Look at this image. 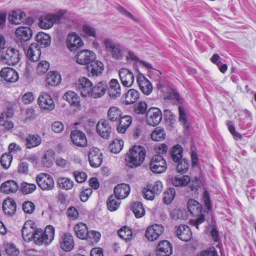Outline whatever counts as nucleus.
<instances>
[{
	"instance_id": "nucleus-1",
	"label": "nucleus",
	"mask_w": 256,
	"mask_h": 256,
	"mask_svg": "<svg viewBox=\"0 0 256 256\" xmlns=\"http://www.w3.org/2000/svg\"><path fill=\"white\" fill-rule=\"evenodd\" d=\"M146 150L144 147L135 145L127 152L125 160L126 166L130 168L140 166L144 162Z\"/></svg>"
},
{
	"instance_id": "nucleus-2",
	"label": "nucleus",
	"mask_w": 256,
	"mask_h": 256,
	"mask_svg": "<svg viewBox=\"0 0 256 256\" xmlns=\"http://www.w3.org/2000/svg\"><path fill=\"white\" fill-rule=\"evenodd\" d=\"M66 12L67 11L65 10H60L54 14L48 13L41 16L38 20V26L44 30L52 28L54 24L60 22Z\"/></svg>"
},
{
	"instance_id": "nucleus-3",
	"label": "nucleus",
	"mask_w": 256,
	"mask_h": 256,
	"mask_svg": "<svg viewBox=\"0 0 256 256\" xmlns=\"http://www.w3.org/2000/svg\"><path fill=\"white\" fill-rule=\"evenodd\" d=\"M54 228L51 225L47 226L44 232L40 228H36L32 240L38 245H42L43 244H49L54 238Z\"/></svg>"
},
{
	"instance_id": "nucleus-4",
	"label": "nucleus",
	"mask_w": 256,
	"mask_h": 256,
	"mask_svg": "<svg viewBox=\"0 0 256 256\" xmlns=\"http://www.w3.org/2000/svg\"><path fill=\"white\" fill-rule=\"evenodd\" d=\"M21 58L19 50L14 48H8L4 53L0 56V60L8 65H15L18 64Z\"/></svg>"
},
{
	"instance_id": "nucleus-5",
	"label": "nucleus",
	"mask_w": 256,
	"mask_h": 256,
	"mask_svg": "<svg viewBox=\"0 0 256 256\" xmlns=\"http://www.w3.org/2000/svg\"><path fill=\"white\" fill-rule=\"evenodd\" d=\"M75 86L82 97L90 98L93 84L88 78L84 76L80 78L76 82Z\"/></svg>"
},
{
	"instance_id": "nucleus-6",
	"label": "nucleus",
	"mask_w": 256,
	"mask_h": 256,
	"mask_svg": "<svg viewBox=\"0 0 256 256\" xmlns=\"http://www.w3.org/2000/svg\"><path fill=\"white\" fill-rule=\"evenodd\" d=\"M66 44L70 52H75L82 48L84 44L82 38L75 32L68 33L66 38Z\"/></svg>"
},
{
	"instance_id": "nucleus-7",
	"label": "nucleus",
	"mask_w": 256,
	"mask_h": 256,
	"mask_svg": "<svg viewBox=\"0 0 256 256\" xmlns=\"http://www.w3.org/2000/svg\"><path fill=\"white\" fill-rule=\"evenodd\" d=\"M106 50L114 58L120 60L124 56L123 50L120 45L116 44L113 40L109 38H106L104 40Z\"/></svg>"
},
{
	"instance_id": "nucleus-8",
	"label": "nucleus",
	"mask_w": 256,
	"mask_h": 256,
	"mask_svg": "<svg viewBox=\"0 0 256 256\" xmlns=\"http://www.w3.org/2000/svg\"><path fill=\"white\" fill-rule=\"evenodd\" d=\"M162 119V112L158 108H150L146 112V122L150 126H156Z\"/></svg>"
},
{
	"instance_id": "nucleus-9",
	"label": "nucleus",
	"mask_w": 256,
	"mask_h": 256,
	"mask_svg": "<svg viewBox=\"0 0 256 256\" xmlns=\"http://www.w3.org/2000/svg\"><path fill=\"white\" fill-rule=\"evenodd\" d=\"M36 180L38 186L43 190H50L54 188V179L48 174L40 173L36 176Z\"/></svg>"
},
{
	"instance_id": "nucleus-10",
	"label": "nucleus",
	"mask_w": 256,
	"mask_h": 256,
	"mask_svg": "<svg viewBox=\"0 0 256 256\" xmlns=\"http://www.w3.org/2000/svg\"><path fill=\"white\" fill-rule=\"evenodd\" d=\"M150 170L154 173L161 174L167 169V164L166 160L160 155L154 156L150 164Z\"/></svg>"
},
{
	"instance_id": "nucleus-11",
	"label": "nucleus",
	"mask_w": 256,
	"mask_h": 256,
	"mask_svg": "<svg viewBox=\"0 0 256 256\" xmlns=\"http://www.w3.org/2000/svg\"><path fill=\"white\" fill-rule=\"evenodd\" d=\"M76 62L82 66H87L92 60L96 58V54L92 50H82L78 52L75 56Z\"/></svg>"
},
{
	"instance_id": "nucleus-12",
	"label": "nucleus",
	"mask_w": 256,
	"mask_h": 256,
	"mask_svg": "<svg viewBox=\"0 0 256 256\" xmlns=\"http://www.w3.org/2000/svg\"><path fill=\"white\" fill-rule=\"evenodd\" d=\"M86 70L88 77H98L102 73L104 66L102 62L95 59L86 66Z\"/></svg>"
},
{
	"instance_id": "nucleus-13",
	"label": "nucleus",
	"mask_w": 256,
	"mask_h": 256,
	"mask_svg": "<svg viewBox=\"0 0 256 256\" xmlns=\"http://www.w3.org/2000/svg\"><path fill=\"white\" fill-rule=\"evenodd\" d=\"M164 231V227L162 224H155L147 228L145 236L149 241L154 242L158 238Z\"/></svg>"
},
{
	"instance_id": "nucleus-14",
	"label": "nucleus",
	"mask_w": 256,
	"mask_h": 256,
	"mask_svg": "<svg viewBox=\"0 0 256 256\" xmlns=\"http://www.w3.org/2000/svg\"><path fill=\"white\" fill-rule=\"evenodd\" d=\"M15 35L16 42L22 44L32 38V31L28 26H20L16 29Z\"/></svg>"
},
{
	"instance_id": "nucleus-15",
	"label": "nucleus",
	"mask_w": 256,
	"mask_h": 256,
	"mask_svg": "<svg viewBox=\"0 0 256 256\" xmlns=\"http://www.w3.org/2000/svg\"><path fill=\"white\" fill-rule=\"evenodd\" d=\"M36 230V225L32 220H27L25 222L22 230V234L24 240L26 242L32 240L34 232Z\"/></svg>"
},
{
	"instance_id": "nucleus-16",
	"label": "nucleus",
	"mask_w": 256,
	"mask_h": 256,
	"mask_svg": "<svg viewBox=\"0 0 256 256\" xmlns=\"http://www.w3.org/2000/svg\"><path fill=\"white\" fill-rule=\"evenodd\" d=\"M88 160L92 167L98 168L101 165L103 161V156L98 148H92L90 149Z\"/></svg>"
},
{
	"instance_id": "nucleus-17",
	"label": "nucleus",
	"mask_w": 256,
	"mask_h": 256,
	"mask_svg": "<svg viewBox=\"0 0 256 256\" xmlns=\"http://www.w3.org/2000/svg\"><path fill=\"white\" fill-rule=\"evenodd\" d=\"M38 103L41 108L51 111L55 104L51 96L46 92H42L38 99Z\"/></svg>"
},
{
	"instance_id": "nucleus-18",
	"label": "nucleus",
	"mask_w": 256,
	"mask_h": 256,
	"mask_svg": "<svg viewBox=\"0 0 256 256\" xmlns=\"http://www.w3.org/2000/svg\"><path fill=\"white\" fill-rule=\"evenodd\" d=\"M118 74L123 86L131 87L134 82V76L133 73L128 69L121 68L118 72Z\"/></svg>"
},
{
	"instance_id": "nucleus-19",
	"label": "nucleus",
	"mask_w": 256,
	"mask_h": 256,
	"mask_svg": "<svg viewBox=\"0 0 256 256\" xmlns=\"http://www.w3.org/2000/svg\"><path fill=\"white\" fill-rule=\"evenodd\" d=\"M96 132L102 138L107 139L112 133V127L108 120L102 119L96 124Z\"/></svg>"
},
{
	"instance_id": "nucleus-20",
	"label": "nucleus",
	"mask_w": 256,
	"mask_h": 256,
	"mask_svg": "<svg viewBox=\"0 0 256 256\" xmlns=\"http://www.w3.org/2000/svg\"><path fill=\"white\" fill-rule=\"evenodd\" d=\"M136 81L138 86L146 95H149L152 91L153 87L150 82L142 74L140 73L136 76Z\"/></svg>"
},
{
	"instance_id": "nucleus-21",
	"label": "nucleus",
	"mask_w": 256,
	"mask_h": 256,
	"mask_svg": "<svg viewBox=\"0 0 256 256\" xmlns=\"http://www.w3.org/2000/svg\"><path fill=\"white\" fill-rule=\"evenodd\" d=\"M70 138L73 144L78 146L84 148L87 146V138L82 131L76 130H72L70 134Z\"/></svg>"
},
{
	"instance_id": "nucleus-22",
	"label": "nucleus",
	"mask_w": 256,
	"mask_h": 256,
	"mask_svg": "<svg viewBox=\"0 0 256 256\" xmlns=\"http://www.w3.org/2000/svg\"><path fill=\"white\" fill-rule=\"evenodd\" d=\"M60 248L65 252H70L74 247V240L72 235L68 232L61 234L60 239Z\"/></svg>"
},
{
	"instance_id": "nucleus-23",
	"label": "nucleus",
	"mask_w": 256,
	"mask_h": 256,
	"mask_svg": "<svg viewBox=\"0 0 256 256\" xmlns=\"http://www.w3.org/2000/svg\"><path fill=\"white\" fill-rule=\"evenodd\" d=\"M172 253V246L166 240L160 241L158 244L156 254V256H170Z\"/></svg>"
},
{
	"instance_id": "nucleus-24",
	"label": "nucleus",
	"mask_w": 256,
	"mask_h": 256,
	"mask_svg": "<svg viewBox=\"0 0 256 256\" xmlns=\"http://www.w3.org/2000/svg\"><path fill=\"white\" fill-rule=\"evenodd\" d=\"M0 76L5 80L10 82H16L18 80V74L17 72L9 67L2 68L0 71Z\"/></svg>"
},
{
	"instance_id": "nucleus-25",
	"label": "nucleus",
	"mask_w": 256,
	"mask_h": 256,
	"mask_svg": "<svg viewBox=\"0 0 256 256\" xmlns=\"http://www.w3.org/2000/svg\"><path fill=\"white\" fill-rule=\"evenodd\" d=\"M41 55L40 48L37 43H32L29 46L26 52L28 59L32 62L38 61Z\"/></svg>"
},
{
	"instance_id": "nucleus-26",
	"label": "nucleus",
	"mask_w": 256,
	"mask_h": 256,
	"mask_svg": "<svg viewBox=\"0 0 256 256\" xmlns=\"http://www.w3.org/2000/svg\"><path fill=\"white\" fill-rule=\"evenodd\" d=\"M26 14L21 10H14L9 13L8 19L11 24H20L25 20Z\"/></svg>"
},
{
	"instance_id": "nucleus-27",
	"label": "nucleus",
	"mask_w": 256,
	"mask_h": 256,
	"mask_svg": "<svg viewBox=\"0 0 256 256\" xmlns=\"http://www.w3.org/2000/svg\"><path fill=\"white\" fill-rule=\"evenodd\" d=\"M108 86L106 82H98L94 86L93 85L90 98H97L102 97L106 92Z\"/></svg>"
},
{
	"instance_id": "nucleus-28",
	"label": "nucleus",
	"mask_w": 256,
	"mask_h": 256,
	"mask_svg": "<svg viewBox=\"0 0 256 256\" xmlns=\"http://www.w3.org/2000/svg\"><path fill=\"white\" fill-rule=\"evenodd\" d=\"M130 192V186L126 184H120L115 186L114 188V196L118 200L126 198Z\"/></svg>"
},
{
	"instance_id": "nucleus-29",
	"label": "nucleus",
	"mask_w": 256,
	"mask_h": 256,
	"mask_svg": "<svg viewBox=\"0 0 256 256\" xmlns=\"http://www.w3.org/2000/svg\"><path fill=\"white\" fill-rule=\"evenodd\" d=\"M176 236L182 241L188 242L192 238L190 228L186 225L179 226L176 230Z\"/></svg>"
},
{
	"instance_id": "nucleus-30",
	"label": "nucleus",
	"mask_w": 256,
	"mask_h": 256,
	"mask_svg": "<svg viewBox=\"0 0 256 256\" xmlns=\"http://www.w3.org/2000/svg\"><path fill=\"white\" fill-rule=\"evenodd\" d=\"M75 30L84 38H95L96 36L95 28L92 26L88 24H84L82 26H76Z\"/></svg>"
},
{
	"instance_id": "nucleus-31",
	"label": "nucleus",
	"mask_w": 256,
	"mask_h": 256,
	"mask_svg": "<svg viewBox=\"0 0 256 256\" xmlns=\"http://www.w3.org/2000/svg\"><path fill=\"white\" fill-rule=\"evenodd\" d=\"M13 116L11 110L2 112L0 116V126H3L6 130H10L14 128L13 122L8 120Z\"/></svg>"
},
{
	"instance_id": "nucleus-32",
	"label": "nucleus",
	"mask_w": 256,
	"mask_h": 256,
	"mask_svg": "<svg viewBox=\"0 0 256 256\" xmlns=\"http://www.w3.org/2000/svg\"><path fill=\"white\" fill-rule=\"evenodd\" d=\"M16 209V202L11 198H8L4 200L2 203V210L4 213L8 216H13Z\"/></svg>"
},
{
	"instance_id": "nucleus-33",
	"label": "nucleus",
	"mask_w": 256,
	"mask_h": 256,
	"mask_svg": "<svg viewBox=\"0 0 256 256\" xmlns=\"http://www.w3.org/2000/svg\"><path fill=\"white\" fill-rule=\"evenodd\" d=\"M64 98L74 107L78 108L80 106V100L79 96L74 92L69 90L65 93Z\"/></svg>"
},
{
	"instance_id": "nucleus-34",
	"label": "nucleus",
	"mask_w": 256,
	"mask_h": 256,
	"mask_svg": "<svg viewBox=\"0 0 256 256\" xmlns=\"http://www.w3.org/2000/svg\"><path fill=\"white\" fill-rule=\"evenodd\" d=\"M18 188V186L16 182L13 180H8L1 184L0 190L2 192L9 194L16 192Z\"/></svg>"
},
{
	"instance_id": "nucleus-35",
	"label": "nucleus",
	"mask_w": 256,
	"mask_h": 256,
	"mask_svg": "<svg viewBox=\"0 0 256 256\" xmlns=\"http://www.w3.org/2000/svg\"><path fill=\"white\" fill-rule=\"evenodd\" d=\"M108 94L111 98L119 97L121 94L120 86L116 79H112L109 82Z\"/></svg>"
},
{
	"instance_id": "nucleus-36",
	"label": "nucleus",
	"mask_w": 256,
	"mask_h": 256,
	"mask_svg": "<svg viewBox=\"0 0 256 256\" xmlns=\"http://www.w3.org/2000/svg\"><path fill=\"white\" fill-rule=\"evenodd\" d=\"M132 118L130 116H122L118 120L120 122L116 128L118 132L121 134L125 133L128 128L132 124Z\"/></svg>"
},
{
	"instance_id": "nucleus-37",
	"label": "nucleus",
	"mask_w": 256,
	"mask_h": 256,
	"mask_svg": "<svg viewBox=\"0 0 256 256\" xmlns=\"http://www.w3.org/2000/svg\"><path fill=\"white\" fill-rule=\"evenodd\" d=\"M41 142V137L38 134H30L26 139V148L28 149L38 146Z\"/></svg>"
},
{
	"instance_id": "nucleus-38",
	"label": "nucleus",
	"mask_w": 256,
	"mask_h": 256,
	"mask_svg": "<svg viewBox=\"0 0 256 256\" xmlns=\"http://www.w3.org/2000/svg\"><path fill=\"white\" fill-rule=\"evenodd\" d=\"M188 208L190 212L194 216H198L201 214L202 205L197 200H190L188 202Z\"/></svg>"
},
{
	"instance_id": "nucleus-39",
	"label": "nucleus",
	"mask_w": 256,
	"mask_h": 256,
	"mask_svg": "<svg viewBox=\"0 0 256 256\" xmlns=\"http://www.w3.org/2000/svg\"><path fill=\"white\" fill-rule=\"evenodd\" d=\"M75 234L81 240H86L88 232L86 224L84 222H78L74 227Z\"/></svg>"
},
{
	"instance_id": "nucleus-40",
	"label": "nucleus",
	"mask_w": 256,
	"mask_h": 256,
	"mask_svg": "<svg viewBox=\"0 0 256 256\" xmlns=\"http://www.w3.org/2000/svg\"><path fill=\"white\" fill-rule=\"evenodd\" d=\"M122 115V110L116 106L110 107L107 112L108 118L111 122L118 120Z\"/></svg>"
},
{
	"instance_id": "nucleus-41",
	"label": "nucleus",
	"mask_w": 256,
	"mask_h": 256,
	"mask_svg": "<svg viewBox=\"0 0 256 256\" xmlns=\"http://www.w3.org/2000/svg\"><path fill=\"white\" fill-rule=\"evenodd\" d=\"M62 80L60 74L57 72H50L46 76V82L51 86L58 85Z\"/></svg>"
},
{
	"instance_id": "nucleus-42",
	"label": "nucleus",
	"mask_w": 256,
	"mask_h": 256,
	"mask_svg": "<svg viewBox=\"0 0 256 256\" xmlns=\"http://www.w3.org/2000/svg\"><path fill=\"white\" fill-rule=\"evenodd\" d=\"M140 98V93L135 89L129 90L125 94V104H134Z\"/></svg>"
},
{
	"instance_id": "nucleus-43",
	"label": "nucleus",
	"mask_w": 256,
	"mask_h": 256,
	"mask_svg": "<svg viewBox=\"0 0 256 256\" xmlns=\"http://www.w3.org/2000/svg\"><path fill=\"white\" fill-rule=\"evenodd\" d=\"M54 158V151L53 150L49 149L46 152L42 162L44 166L50 168L52 165Z\"/></svg>"
},
{
	"instance_id": "nucleus-44",
	"label": "nucleus",
	"mask_w": 256,
	"mask_h": 256,
	"mask_svg": "<svg viewBox=\"0 0 256 256\" xmlns=\"http://www.w3.org/2000/svg\"><path fill=\"white\" fill-rule=\"evenodd\" d=\"M37 44L42 46L46 47L49 46L51 43V38L50 36L44 32H39L36 37Z\"/></svg>"
},
{
	"instance_id": "nucleus-45",
	"label": "nucleus",
	"mask_w": 256,
	"mask_h": 256,
	"mask_svg": "<svg viewBox=\"0 0 256 256\" xmlns=\"http://www.w3.org/2000/svg\"><path fill=\"white\" fill-rule=\"evenodd\" d=\"M183 148L180 144L174 146L170 150V154L172 159L174 162H178L182 157Z\"/></svg>"
},
{
	"instance_id": "nucleus-46",
	"label": "nucleus",
	"mask_w": 256,
	"mask_h": 256,
	"mask_svg": "<svg viewBox=\"0 0 256 256\" xmlns=\"http://www.w3.org/2000/svg\"><path fill=\"white\" fill-rule=\"evenodd\" d=\"M166 136L164 130L160 127H156L151 133L150 137L152 140L156 142L163 140Z\"/></svg>"
},
{
	"instance_id": "nucleus-47",
	"label": "nucleus",
	"mask_w": 256,
	"mask_h": 256,
	"mask_svg": "<svg viewBox=\"0 0 256 256\" xmlns=\"http://www.w3.org/2000/svg\"><path fill=\"white\" fill-rule=\"evenodd\" d=\"M175 196V189L172 188H168L163 193V202L166 204H169L174 200Z\"/></svg>"
},
{
	"instance_id": "nucleus-48",
	"label": "nucleus",
	"mask_w": 256,
	"mask_h": 256,
	"mask_svg": "<svg viewBox=\"0 0 256 256\" xmlns=\"http://www.w3.org/2000/svg\"><path fill=\"white\" fill-rule=\"evenodd\" d=\"M58 186L66 190H70L74 186V182L68 178L59 177L58 178Z\"/></svg>"
},
{
	"instance_id": "nucleus-49",
	"label": "nucleus",
	"mask_w": 256,
	"mask_h": 256,
	"mask_svg": "<svg viewBox=\"0 0 256 256\" xmlns=\"http://www.w3.org/2000/svg\"><path fill=\"white\" fill-rule=\"evenodd\" d=\"M190 180V177L186 175L181 177L175 176L173 178L172 180V182L175 186H186Z\"/></svg>"
},
{
	"instance_id": "nucleus-50",
	"label": "nucleus",
	"mask_w": 256,
	"mask_h": 256,
	"mask_svg": "<svg viewBox=\"0 0 256 256\" xmlns=\"http://www.w3.org/2000/svg\"><path fill=\"white\" fill-rule=\"evenodd\" d=\"M132 210L136 218H142L145 214L144 208L142 204L140 202H134L132 204Z\"/></svg>"
},
{
	"instance_id": "nucleus-51",
	"label": "nucleus",
	"mask_w": 256,
	"mask_h": 256,
	"mask_svg": "<svg viewBox=\"0 0 256 256\" xmlns=\"http://www.w3.org/2000/svg\"><path fill=\"white\" fill-rule=\"evenodd\" d=\"M120 204V200L113 195L110 196L107 200L108 208L111 212L116 210L119 208Z\"/></svg>"
},
{
	"instance_id": "nucleus-52",
	"label": "nucleus",
	"mask_w": 256,
	"mask_h": 256,
	"mask_svg": "<svg viewBox=\"0 0 256 256\" xmlns=\"http://www.w3.org/2000/svg\"><path fill=\"white\" fill-rule=\"evenodd\" d=\"M124 146V141L122 140L116 138L110 144L109 148L111 152L118 154L122 149Z\"/></svg>"
},
{
	"instance_id": "nucleus-53",
	"label": "nucleus",
	"mask_w": 256,
	"mask_h": 256,
	"mask_svg": "<svg viewBox=\"0 0 256 256\" xmlns=\"http://www.w3.org/2000/svg\"><path fill=\"white\" fill-rule=\"evenodd\" d=\"M36 186L35 184L22 182L20 186L21 192L24 194H28L36 190Z\"/></svg>"
},
{
	"instance_id": "nucleus-54",
	"label": "nucleus",
	"mask_w": 256,
	"mask_h": 256,
	"mask_svg": "<svg viewBox=\"0 0 256 256\" xmlns=\"http://www.w3.org/2000/svg\"><path fill=\"white\" fill-rule=\"evenodd\" d=\"M118 233L119 236L126 242L131 240L132 238V230L128 226H123L118 230Z\"/></svg>"
},
{
	"instance_id": "nucleus-55",
	"label": "nucleus",
	"mask_w": 256,
	"mask_h": 256,
	"mask_svg": "<svg viewBox=\"0 0 256 256\" xmlns=\"http://www.w3.org/2000/svg\"><path fill=\"white\" fill-rule=\"evenodd\" d=\"M192 184L188 186L190 188V194L192 196H196L198 195V188L202 184V180L200 177H196L192 181Z\"/></svg>"
},
{
	"instance_id": "nucleus-56",
	"label": "nucleus",
	"mask_w": 256,
	"mask_h": 256,
	"mask_svg": "<svg viewBox=\"0 0 256 256\" xmlns=\"http://www.w3.org/2000/svg\"><path fill=\"white\" fill-rule=\"evenodd\" d=\"M166 99L172 100L174 104H181L182 102V98L180 96L175 90H171L170 92L166 96Z\"/></svg>"
},
{
	"instance_id": "nucleus-57",
	"label": "nucleus",
	"mask_w": 256,
	"mask_h": 256,
	"mask_svg": "<svg viewBox=\"0 0 256 256\" xmlns=\"http://www.w3.org/2000/svg\"><path fill=\"white\" fill-rule=\"evenodd\" d=\"M176 166V172L180 174H184L187 172L189 168V162L188 160L182 158L180 160Z\"/></svg>"
},
{
	"instance_id": "nucleus-58",
	"label": "nucleus",
	"mask_w": 256,
	"mask_h": 256,
	"mask_svg": "<svg viewBox=\"0 0 256 256\" xmlns=\"http://www.w3.org/2000/svg\"><path fill=\"white\" fill-rule=\"evenodd\" d=\"M100 237L101 234L98 232L92 230L88 231L86 240L94 244L98 242L100 240Z\"/></svg>"
},
{
	"instance_id": "nucleus-59",
	"label": "nucleus",
	"mask_w": 256,
	"mask_h": 256,
	"mask_svg": "<svg viewBox=\"0 0 256 256\" xmlns=\"http://www.w3.org/2000/svg\"><path fill=\"white\" fill-rule=\"evenodd\" d=\"M12 160V156L7 153L3 154L0 158V163L2 166L8 169L10 166Z\"/></svg>"
},
{
	"instance_id": "nucleus-60",
	"label": "nucleus",
	"mask_w": 256,
	"mask_h": 256,
	"mask_svg": "<svg viewBox=\"0 0 256 256\" xmlns=\"http://www.w3.org/2000/svg\"><path fill=\"white\" fill-rule=\"evenodd\" d=\"M126 58L128 61L131 60L134 62H138L147 68H152V66L150 64L144 61L139 60L138 57L134 54L130 50L128 52V55L126 56Z\"/></svg>"
},
{
	"instance_id": "nucleus-61",
	"label": "nucleus",
	"mask_w": 256,
	"mask_h": 256,
	"mask_svg": "<svg viewBox=\"0 0 256 256\" xmlns=\"http://www.w3.org/2000/svg\"><path fill=\"white\" fill-rule=\"evenodd\" d=\"M147 187H150L153 190L154 194L156 195L160 194L163 190V184L160 180L155 182L151 185L147 186Z\"/></svg>"
},
{
	"instance_id": "nucleus-62",
	"label": "nucleus",
	"mask_w": 256,
	"mask_h": 256,
	"mask_svg": "<svg viewBox=\"0 0 256 256\" xmlns=\"http://www.w3.org/2000/svg\"><path fill=\"white\" fill-rule=\"evenodd\" d=\"M4 246L6 252L8 254L18 256L19 254V250L13 244L6 243Z\"/></svg>"
},
{
	"instance_id": "nucleus-63",
	"label": "nucleus",
	"mask_w": 256,
	"mask_h": 256,
	"mask_svg": "<svg viewBox=\"0 0 256 256\" xmlns=\"http://www.w3.org/2000/svg\"><path fill=\"white\" fill-rule=\"evenodd\" d=\"M50 68L48 62L45 60L41 61L38 65L36 71L40 74H44L46 73Z\"/></svg>"
},
{
	"instance_id": "nucleus-64",
	"label": "nucleus",
	"mask_w": 256,
	"mask_h": 256,
	"mask_svg": "<svg viewBox=\"0 0 256 256\" xmlns=\"http://www.w3.org/2000/svg\"><path fill=\"white\" fill-rule=\"evenodd\" d=\"M217 252L214 247L208 248L200 252L197 256H217Z\"/></svg>"
}]
</instances>
